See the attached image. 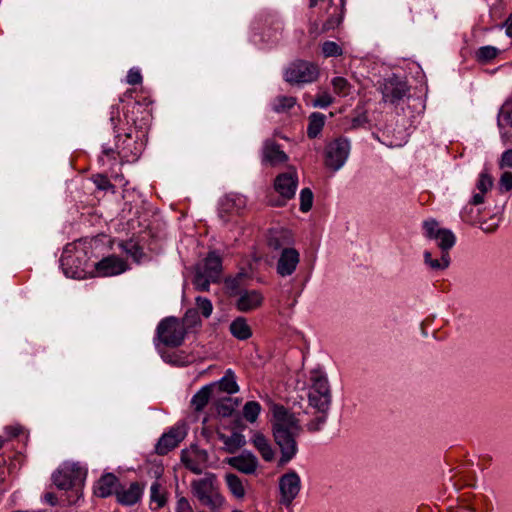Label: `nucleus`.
<instances>
[{
    "instance_id": "47",
    "label": "nucleus",
    "mask_w": 512,
    "mask_h": 512,
    "mask_svg": "<svg viewBox=\"0 0 512 512\" xmlns=\"http://www.w3.org/2000/svg\"><path fill=\"white\" fill-rule=\"evenodd\" d=\"M322 53L323 55L328 57H338L343 53L342 48L334 41H325L322 44Z\"/></svg>"
},
{
    "instance_id": "38",
    "label": "nucleus",
    "mask_w": 512,
    "mask_h": 512,
    "mask_svg": "<svg viewBox=\"0 0 512 512\" xmlns=\"http://www.w3.org/2000/svg\"><path fill=\"white\" fill-rule=\"evenodd\" d=\"M120 248L130 255L136 262H140L141 258L144 256L142 247L132 239L122 242L120 244Z\"/></svg>"
},
{
    "instance_id": "21",
    "label": "nucleus",
    "mask_w": 512,
    "mask_h": 512,
    "mask_svg": "<svg viewBox=\"0 0 512 512\" xmlns=\"http://www.w3.org/2000/svg\"><path fill=\"white\" fill-rule=\"evenodd\" d=\"M196 268L202 273L207 274L212 280L219 281L222 271V259L215 252H210Z\"/></svg>"
},
{
    "instance_id": "58",
    "label": "nucleus",
    "mask_w": 512,
    "mask_h": 512,
    "mask_svg": "<svg viewBox=\"0 0 512 512\" xmlns=\"http://www.w3.org/2000/svg\"><path fill=\"white\" fill-rule=\"evenodd\" d=\"M500 166L512 168V149H508L502 154Z\"/></svg>"
},
{
    "instance_id": "31",
    "label": "nucleus",
    "mask_w": 512,
    "mask_h": 512,
    "mask_svg": "<svg viewBox=\"0 0 512 512\" xmlns=\"http://www.w3.org/2000/svg\"><path fill=\"white\" fill-rule=\"evenodd\" d=\"M110 124H111L113 132L115 134V139L120 140V136L130 129L129 127H126V126H129V124H130L129 121L126 120V122H124L120 118V112H119V108L117 106L111 107Z\"/></svg>"
},
{
    "instance_id": "63",
    "label": "nucleus",
    "mask_w": 512,
    "mask_h": 512,
    "mask_svg": "<svg viewBox=\"0 0 512 512\" xmlns=\"http://www.w3.org/2000/svg\"><path fill=\"white\" fill-rule=\"evenodd\" d=\"M269 245L271 247H273L274 249H278L280 247L279 242L277 240H275L274 238L269 239Z\"/></svg>"
},
{
    "instance_id": "39",
    "label": "nucleus",
    "mask_w": 512,
    "mask_h": 512,
    "mask_svg": "<svg viewBox=\"0 0 512 512\" xmlns=\"http://www.w3.org/2000/svg\"><path fill=\"white\" fill-rule=\"evenodd\" d=\"M499 50L494 46H482L476 52V60L486 64L497 57Z\"/></svg>"
},
{
    "instance_id": "32",
    "label": "nucleus",
    "mask_w": 512,
    "mask_h": 512,
    "mask_svg": "<svg viewBox=\"0 0 512 512\" xmlns=\"http://www.w3.org/2000/svg\"><path fill=\"white\" fill-rule=\"evenodd\" d=\"M150 500L157 503L158 508L164 507L167 503V492L159 479L151 484Z\"/></svg>"
},
{
    "instance_id": "15",
    "label": "nucleus",
    "mask_w": 512,
    "mask_h": 512,
    "mask_svg": "<svg viewBox=\"0 0 512 512\" xmlns=\"http://www.w3.org/2000/svg\"><path fill=\"white\" fill-rule=\"evenodd\" d=\"M186 432L182 427H173L167 433H164L158 440L155 451L158 455H166L168 452L178 446L185 438Z\"/></svg>"
},
{
    "instance_id": "29",
    "label": "nucleus",
    "mask_w": 512,
    "mask_h": 512,
    "mask_svg": "<svg viewBox=\"0 0 512 512\" xmlns=\"http://www.w3.org/2000/svg\"><path fill=\"white\" fill-rule=\"evenodd\" d=\"M214 392L211 386L205 385L199 391H197L192 399L191 406L196 412H201L208 404L209 400L214 396Z\"/></svg>"
},
{
    "instance_id": "60",
    "label": "nucleus",
    "mask_w": 512,
    "mask_h": 512,
    "mask_svg": "<svg viewBox=\"0 0 512 512\" xmlns=\"http://www.w3.org/2000/svg\"><path fill=\"white\" fill-rule=\"evenodd\" d=\"M500 27H505L507 36L512 38V13Z\"/></svg>"
},
{
    "instance_id": "6",
    "label": "nucleus",
    "mask_w": 512,
    "mask_h": 512,
    "mask_svg": "<svg viewBox=\"0 0 512 512\" xmlns=\"http://www.w3.org/2000/svg\"><path fill=\"white\" fill-rule=\"evenodd\" d=\"M311 382L308 393L309 405L318 413H328L332 395L327 377L314 371L311 375Z\"/></svg>"
},
{
    "instance_id": "33",
    "label": "nucleus",
    "mask_w": 512,
    "mask_h": 512,
    "mask_svg": "<svg viewBox=\"0 0 512 512\" xmlns=\"http://www.w3.org/2000/svg\"><path fill=\"white\" fill-rule=\"evenodd\" d=\"M435 240L438 241L437 246L441 253H449L456 243V236L451 230L444 228Z\"/></svg>"
},
{
    "instance_id": "20",
    "label": "nucleus",
    "mask_w": 512,
    "mask_h": 512,
    "mask_svg": "<svg viewBox=\"0 0 512 512\" xmlns=\"http://www.w3.org/2000/svg\"><path fill=\"white\" fill-rule=\"evenodd\" d=\"M288 160L287 154L280 145L273 140H267L263 146V161L272 166L285 163Z\"/></svg>"
},
{
    "instance_id": "35",
    "label": "nucleus",
    "mask_w": 512,
    "mask_h": 512,
    "mask_svg": "<svg viewBox=\"0 0 512 512\" xmlns=\"http://www.w3.org/2000/svg\"><path fill=\"white\" fill-rule=\"evenodd\" d=\"M238 405L239 401L237 399L225 397L218 400L216 404V411L222 417H229L233 414Z\"/></svg>"
},
{
    "instance_id": "14",
    "label": "nucleus",
    "mask_w": 512,
    "mask_h": 512,
    "mask_svg": "<svg viewBox=\"0 0 512 512\" xmlns=\"http://www.w3.org/2000/svg\"><path fill=\"white\" fill-rule=\"evenodd\" d=\"M408 91L409 88L405 82L400 81L397 77L389 78L385 80L382 87L383 100L392 104L398 103Z\"/></svg>"
},
{
    "instance_id": "48",
    "label": "nucleus",
    "mask_w": 512,
    "mask_h": 512,
    "mask_svg": "<svg viewBox=\"0 0 512 512\" xmlns=\"http://www.w3.org/2000/svg\"><path fill=\"white\" fill-rule=\"evenodd\" d=\"M93 183L99 190L114 192L115 186L111 183L109 178L103 174H96L92 177Z\"/></svg>"
},
{
    "instance_id": "19",
    "label": "nucleus",
    "mask_w": 512,
    "mask_h": 512,
    "mask_svg": "<svg viewBox=\"0 0 512 512\" xmlns=\"http://www.w3.org/2000/svg\"><path fill=\"white\" fill-rule=\"evenodd\" d=\"M263 299L262 294L257 290H245L240 293L236 307L241 312H249L260 307Z\"/></svg>"
},
{
    "instance_id": "4",
    "label": "nucleus",
    "mask_w": 512,
    "mask_h": 512,
    "mask_svg": "<svg viewBox=\"0 0 512 512\" xmlns=\"http://www.w3.org/2000/svg\"><path fill=\"white\" fill-rule=\"evenodd\" d=\"M85 477V472L79 466L66 465L52 474V482L59 489L63 491H69L75 493L76 498L68 497V505L77 504L78 500L82 496L80 484Z\"/></svg>"
},
{
    "instance_id": "27",
    "label": "nucleus",
    "mask_w": 512,
    "mask_h": 512,
    "mask_svg": "<svg viewBox=\"0 0 512 512\" xmlns=\"http://www.w3.org/2000/svg\"><path fill=\"white\" fill-rule=\"evenodd\" d=\"M218 438L225 445V450L229 453H235L246 443L244 435L239 432H233L231 435L218 433Z\"/></svg>"
},
{
    "instance_id": "18",
    "label": "nucleus",
    "mask_w": 512,
    "mask_h": 512,
    "mask_svg": "<svg viewBox=\"0 0 512 512\" xmlns=\"http://www.w3.org/2000/svg\"><path fill=\"white\" fill-rule=\"evenodd\" d=\"M228 464L234 469L249 475L256 471L258 467V460L252 453L245 452L241 455L229 458Z\"/></svg>"
},
{
    "instance_id": "45",
    "label": "nucleus",
    "mask_w": 512,
    "mask_h": 512,
    "mask_svg": "<svg viewBox=\"0 0 512 512\" xmlns=\"http://www.w3.org/2000/svg\"><path fill=\"white\" fill-rule=\"evenodd\" d=\"M313 192L310 188H303L300 192V210L308 212L313 205Z\"/></svg>"
},
{
    "instance_id": "40",
    "label": "nucleus",
    "mask_w": 512,
    "mask_h": 512,
    "mask_svg": "<svg viewBox=\"0 0 512 512\" xmlns=\"http://www.w3.org/2000/svg\"><path fill=\"white\" fill-rule=\"evenodd\" d=\"M261 412V405L257 401H248L243 407V417L250 423H254Z\"/></svg>"
},
{
    "instance_id": "54",
    "label": "nucleus",
    "mask_w": 512,
    "mask_h": 512,
    "mask_svg": "<svg viewBox=\"0 0 512 512\" xmlns=\"http://www.w3.org/2000/svg\"><path fill=\"white\" fill-rule=\"evenodd\" d=\"M498 226H499V219H497L494 216V217H491L490 220L481 222L480 228L485 233H493L497 230Z\"/></svg>"
},
{
    "instance_id": "1",
    "label": "nucleus",
    "mask_w": 512,
    "mask_h": 512,
    "mask_svg": "<svg viewBox=\"0 0 512 512\" xmlns=\"http://www.w3.org/2000/svg\"><path fill=\"white\" fill-rule=\"evenodd\" d=\"M272 433L274 441L280 449L281 457L278 465L290 462L298 452L297 437L302 433V426L294 413L283 405L272 406Z\"/></svg>"
},
{
    "instance_id": "41",
    "label": "nucleus",
    "mask_w": 512,
    "mask_h": 512,
    "mask_svg": "<svg viewBox=\"0 0 512 512\" xmlns=\"http://www.w3.org/2000/svg\"><path fill=\"white\" fill-rule=\"evenodd\" d=\"M331 84L335 94L342 97L350 94L351 84L344 77H334Z\"/></svg>"
},
{
    "instance_id": "56",
    "label": "nucleus",
    "mask_w": 512,
    "mask_h": 512,
    "mask_svg": "<svg viewBox=\"0 0 512 512\" xmlns=\"http://www.w3.org/2000/svg\"><path fill=\"white\" fill-rule=\"evenodd\" d=\"M126 80L130 85H137L142 82V75L138 69L132 68L128 71Z\"/></svg>"
},
{
    "instance_id": "13",
    "label": "nucleus",
    "mask_w": 512,
    "mask_h": 512,
    "mask_svg": "<svg viewBox=\"0 0 512 512\" xmlns=\"http://www.w3.org/2000/svg\"><path fill=\"white\" fill-rule=\"evenodd\" d=\"M497 126L504 144L512 142V96L501 106L497 116Z\"/></svg>"
},
{
    "instance_id": "25",
    "label": "nucleus",
    "mask_w": 512,
    "mask_h": 512,
    "mask_svg": "<svg viewBox=\"0 0 512 512\" xmlns=\"http://www.w3.org/2000/svg\"><path fill=\"white\" fill-rule=\"evenodd\" d=\"M117 484L118 478L112 473H107L97 481L94 488V493L98 497L106 498L112 495Z\"/></svg>"
},
{
    "instance_id": "28",
    "label": "nucleus",
    "mask_w": 512,
    "mask_h": 512,
    "mask_svg": "<svg viewBox=\"0 0 512 512\" xmlns=\"http://www.w3.org/2000/svg\"><path fill=\"white\" fill-rule=\"evenodd\" d=\"M423 257L425 265L433 271H443L447 269L451 263L449 253H441L440 258H433L430 251H425Z\"/></svg>"
},
{
    "instance_id": "34",
    "label": "nucleus",
    "mask_w": 512,
    "mask_h": 512,
    "mask_svg": "<svg viewBox=\"0 0 512 512\" xmlns=\"http://www.w3.org/2000/svg\"><path fill=\"white\" fill-rule=\"evenodd\" d=\"M296 102L297 100L293 96L279 95L274 98L272 102V109L276 113H285L293 108L296 105Z\"/></svg>"
},
{
    "instance_id": "42",
    "label": "nucleus",
    "mask_w": 512,
    "mask_h": 512,
    "mask_svg": "<svg viewBox=\"0 0 512 512\" xmlns=\"http://www.w3.org/2000/svg\"><path fill=\"white\" fill-rule=\"evenodd\" d=\"M471 203L467 204L461 211V219L468 224H475L479 222L480 211L476 209Z\"/></svg>"
},
{
    "instance_id": "2",
    "label": "nucleus",
    "mask_w": 512,
    "mask_h": 512,
    "mask_svg": "<svg viewBox=\"0 0 512 512\" xmlns=\"http://www.w3.org/2000/svg\"><path fill=\"white\" fill-rule=\"evenodd\" d=\"M191 493L199 504L210 512H220L225 498L220 492L217 476L214 473H205L204 477L194 479L190 484Z\"/></svg>"
},
{
    "instance_id": "61",
    "label": "nucleus",
    "mask_w": 512,
    "mask_h": 512,
    "mask_svg": "<svg viewBox=\"0 0 512 512\" xmlns=\"http://www.w3.org/2000/svg\"><path fill=\"white\" fill-rule=\"evenodd\" d=\"M484 194L485 193H482L481 191L475 193L469 203L476 206L482 204L484 202Z\"/></svg>"
},
{
    "instance_id": "12",
    "label": "nucleus",
    "mask_w": 512,
    "mask_h": 512,
    "mask_svg": "<svg viewBox=\"0 0 512 512\" xmlns=\"http://www.w3.org/2000/svg\"><path fill=\"white\" fill-rule=\"evenodd\" d=\"M298 186V176L295 170L279 174L274 181V189L283 198L277 205H284L294 197Z\"/></svg>"
},
{
    "instance_id": "51",
    "label": "nucleus",
    "mask_w": 512,
    "mask_h": 512,
    "mask_svg": "<svg viewBox=\"0 0 512 512\" xmlns=\"http://www.w3.org/2000/svg\"><path fill=\"white\" fill-rule=\"evenodd\" d=\"M493 186V179L487 172H482L479 175L476 187L482 193L488 192Z\"/></svg>"
},
{
    "instance_id": "8",
    "label": "nucleus",
    "mask_w": 512,
    "mask_h": 512,
    "mask_svg": "<svg viewBox=\"0 0 512 512\" xmlns=\"http://www.w3.org/2000/svg\"><path fill=\"white\" fill-rule=\"evenodd\" d=\"M319 74V67L315 63L296 60L286 68L284 79L292 85H302L315 82Z\"/></svg>"
},
{
    "instance_id": "46",
    "label": "nucleus",
    "mask_w": 512,
    "mask_h": 512,
    "mask_svg": "<svg viewBox=\"0 0 512 512\" xmlns=\"http://www.w3.org/2000/svg\"><path fill=\"white\" fill-rule=\"evenodd\" d=\"M195 302L197 306L196 309L198 310V312H200L205 318L211 316L213 312V305L208 298L198 296L196 297Z\"/></svg>"
},
{
    "instance_id": "52",
    "label": "nucleus",
    "mask_w": 512,
    "mask_h": 512,
    "mask_svg": "<svg viewBox=\"0 0 512 512\" xmlns=\"http://www.w3.org/2000/svg\"><path fill=\"white\" fill-rule=\"evenodd\" d=\"M327 420V413H319L314 419L307 423V429L310 432L320 431Z\"/></svg>"
},
{
    "instance_id": "55",
    "label": "nucleus",
    "mask_w": 512,
    "mask_h": 512,
    "mask_svg": "<svg viewBox=\"0 0 512 512\" xmlns=\"http://www.w3.org/2000/svg\"><path fill=\"white\" fill-rule=\"evenodd\" d=\"M175 512H193V508L186 497L177 498Z\"/></svg>"
},
{
    "instance_id": "26",
    "label": "nucleus",
    "mask_w": 512,
    "mask_h": 512,
    "mask_svg": "<svg viewBox=\"0 0 512 512\" xmlns=\"http://www.w3.org/2000/svg\"><path fill=\"white\" fill-rule=\"evenodd\" d=\"M229 331L233 337L244 341L252 336V329L244 317H237L229 326Z\"/></svg>"
},
{
    "instance_id": "16",
    "label": "nucleus",
    "mask_w": 512,
    "mask_h": 512,
    "mask_svg": "<svg viewBox=\"0 0 512 512\" xmlns=\"http://www.w3.org/2000/svg\"><path fill=\"white\" fill-rule=\"evenodd\" d=\"M99 277L114 276L126 270L125 262L117 256H108L92 265Z\"/></svg>"
},
{
    "instance_id": "7",
    "label": "nucleus",
    "mask_w": 512,
    "mask_h": 512,
    "mask_svg": "<svg viewBox=\"0 0 512 512\" xmlns=\"http://www.w3.org/2000/svg\"><path fill=\"white\" fill-rule=\"evenodd\" d=\"M157 338L167 347H179L183 344L186 329L176 317L170 316L162 319L156 329Z\"/></svg>"
},
{
    "instance_id": "49",
    "label": "nucleus",
    "mask_w": 512,
    "mask_h": 512,
    "mask_svg": "<svg viewBox=\"0 0 512 512\" xmlns=\"http://www.w3.org/2000/svg\"><path fill=\"white\" fill-rule=\"evenodd\" d=\"M343 20V11L338 15H331L322 25L321 33H327L337 28Z\"/></svg>"
},
{
    "instance_id": "11",
    "label": "nucleus",
    "mask_w": 512,
    "mask_h": 512,
    "mask_svg": "<svg viewBox=\"0 0 512 512\" xmlns=\"http://www.w3.org/2000/svg\"><path fill=\"white\" fill-rule=\"evenodd\" d=\"M209 460L208 452L199 448L197 445H191L190 448L182 450L181 462L189 471L200 475L207 467Z\"/></svg>"
},
{
    "instance_id": "24",
    "label": "nucleus",
    "mask_w": 512,
    "mask_h": 512,
    "mask_svg": "<svg viewBox=\"0 0 512 512\" xmlns=\"http://www.w3.org/2000/svg\"><path fill=\"white\" fill-rule=\"evenodd\" d=\"M143 494V486L137 482H133L123 491L116 492L117 500L120 504L132 506L136 504Z\"/></svg>"
},
{
    "instance_id": "37",
    "label": "nucleus",
    "mask_w": 512,
    "mask_h": 512,
    "mask_svg": "<svg viewBox=\"0 0 512 512\" xmlns=\"http://www.w3.org/2000/svg\"><path fill=\"white\" fill-rule=\"evenodd\" d=\"M226 484L230 492L236 498H243L245 495V489L241 479L235 474H227L225 476Z\"/></svg>"
},
{
    "instance_id": "50",
    "label": "nucleus",
    "mask_w": 512,
    "mask_h": 512,
    "mask_svg": "<svg viewBox=\"0 0 512 512\" xmlns=\"http://www.w3.org/2000/svg\"><path fill=\"white\" fill-rule=\"evenodd\" d=\"M334 102L333 97L327 92L319 93L312 102L313 107L327 108Z\"/></svg>"
},
{
    "instance_id": "36",
    "label": "nucleus",
    "mask_w": 512,
    "mask_h": 512,
    "mask_svg": "<svg viewBox=\"0 0 512 512\" xmlns=\"http://www.w3.org/2000/svg\"><path fill=\"white\" fill-rule=\"evenodd\" d=\"M183 327L186 329V334L193 328L201 326V319L199 312L195 308L188 309L182 320L180 321Z\"/></svg>"
},
{
    "instance_id": "59",
    "label": "nucleus",
    "mask_w": 512,
    "mask_h": 512,
    "mask_svg": "<svg viewBox=\"0 0 512 512\" xmlns=\"http://www.w3.org/2000/svg\"><path fill=\"white\" fill-rule=\"evenodd\" d=\"M43 501L50 506H56L58 504V498L53 492H46L43 495Z\"/></svg>"
},
{
    "instance_id": "64",
    "label": "nucleus",
    "mask_w": 512,
    "mask_h": 512,
    "mask_svg": "<svg viewBox=\"0 0 512 512\" xmlns=\"http://www.w3.org/2000/svg\"><path fill=\"white\" fill-rule=\"evenodd\" d=\"M66 492V498L64 501H66V503L68 504V497L70 496L71 498H76V495L74 492H72L71 490L69 491H65Z\"/></svg>"
},
{
    "instance_id": "62",
    "label": "nucleus",
    "mask_w": 512,
    "mask_h": 512,
    "mask_svg": "<svg viewBox=\"0 0 512 512\" xmlns=\"http://www.w3.org/2000/svg\"><path fill=\"white\" fill-rule=\"evenodd\" d=\"M366 122H367V120L365 117L358 116V117H355L352 119L351 127L356 129V128L362 126Z\"/></svg>"
},
{
    "instance_id": "44",
    "label": "nucleus",
    "mask_w": 512,
    "mask_h": 512,
    "mask_svg": "<svg viewBox=\"0 0 512 512\" xmlns=\"http://www.w3.org/2000/svg\"><path fill=\"white\" fill-rule=\"evenodd\" d=\"M442 229L435 219H428L423 222L424 236L428 239L435 240Z\"/></svg>"
},
{
    "instance_id": "57",
    "label": "nucleus",
    "mask_w": 512,
    "mask_h": 512,
    "mask_svg": "<svg viewBox=\"0 0 512 512\" xmlns=\"http://www.w3.org/2000/svg\"><path fill=\"white\" fill-rule=\"evenodd\" d=\"M499 185L505 191L512 190V172H504L500 177Z\"/></svg>"
},
{
    "instance_id": "17",
    "label": "nucleus",
    "mask_w": 512,
    "mask_h": 512,
    "mask_svg": "<svg viewBox=\"0 0 512 512\" xmlns=\"http://www.w3.org/2000/svg\"><path fill=\"white\" fill-rule=\"evenodd\" d=\"M300 261L299 252L294 248H284L277 261L276 271L282 277L294 273Z\"/></svg>"
},
{
    "instance_id": "23",
    "label": "nucleus",
    "mask_w": 512,
    "mask_h": 512,
    "mask_svg": "<svg viewBox=\"0 0 512 512\" xmlns=\"http://www.w3.org/2000/svg\"><path fill=\"white\" fill-rule=\"evenodd\" d=\"M209 386H211L214 394L216 392H225L231 395L239 391L236 376L231 369H228L220 380L209 384Z\"/></svg>"
},
{
    "instance_id": "9",
    "label": "nucleus",
    "mask_w": 512,
    "mask_h": 512,
    "mask_svg": "<svg viewBox=\"0 0 512 512\" xmlns=\"http://www.w3.org/2000/svg\"><path fill=\"white\" fill-rule=\"evenodd\" d=\"M350 141L344 137H338L325 147V165L327 168L338 171L343 167L350 153Z\"/></svg>"
},
{
    "instance_id": "30",
    "label": "nucleus",
    "mask_w": 512,
    "mask_h": 512,
    "mask_svg": "<svg viewBox=\"0 0 512 512\" xmlns=\"http://www.w3.org/2000/svg\"><path fill=\"white\" fill-rule=\"evenodd\" d=\"M326 121V116L320 112H313L308 118L307 136L310 139L317 138Z\"/></svg>"
},
{
    "instance_id": "5",
    "label": "nucleus",
    "mask_w": 512,
    "mask_h": 512,
    "mask_svg": "<svg viewBox=\"0 0 512 512\" xmlns=\"http://www.w3.org/2000/svg\"><path fill=\"white\" fill-rule=\"evenodd\" d=\"M60 262L64 274L74 279L84 278L91 266L87 253L83 249H78L73 244L66 245Z\"/></svg>"
},
{
    "instance_id": "10",
    "label": "nucleus",
    "mask_w": 512,
    "mask_h": 512,
    "mask_svg": "<svg viewBox=\"0 0 512 512\" xmlns=\"http://www.w3.org/2000/svg\"><path fill=\"white\" fill-rule=\"evenodd\" d=\"M278 484L280 492L279 503L286 508L291 507L302 487L300 476L296 471L289 470L280 476Z\"/></svg>"
},
{
    "instance_id": "22",
    "label": "nucleus",
    "mask_w": 512,
    "mask_h": 512,
    "mask_svg": "<svg viewBox=\"0 0 512 512\" xmlns=\"http://www.w3.org/2000/svg\"><path fill=\"white\" fill-rule=\"evenodd\" d=\"M251 442L264 461L271 462L275 459V450L273 449L269 439L264 434L261 432H254L251 437Z\"/></svg>"
},
{
    "instance_id": "43",
    "label": "nucleus",
    "mask_w": 512,
    "mask_h": 512,
    "mask_svg": "<svg viewBox=\"0 0 512 512\" xmlns=\"http://www.w3.org/2000/svg\"><path fill=\"white\" fill-rule=\"evenodd\" d=\"M211 282L215 283L218 281L212 280L207 274L202 273L196 268L193 284L197 290L208 291Z\"/></svg>"
},
{
    "instance_id": "53",
    "label": "nucleus",
    "mask_w": 512,
    "mask_h": 512,
    "mask_svg": "<svg viewBox=\"0 0 512 512\" xmlns=\"http://www.w3.org/2000/svg\"><path fill=\"white\" fill-rule=\"evenodd\" d=\"M504 11V2L502 0H495L490 8V17L493 22H496L502 17Z\"/></svg>"
},
{
    "instance_id": "3",
    "label": "nucleus",
    "mask_w": 512,
    "mask_h": 512,
    "mask_svg": "<svg viewBox=\"0 0 512 512\" xmlns=\"http://www.w3.org/2000/svg\"><path fill=\"white\" fill-rule=\"evenodd\" d=\"M143 150V141L129 129L120 136V140L115 139V147L103 146L102 153L112 160L119 158L121 163H133L139 159Z\"/></svg>"
}]
</instances>
